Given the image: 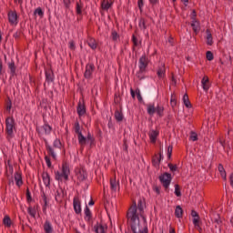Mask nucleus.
<instances>
[{
  "label": "nucleus",
  "mask_w": 233,
  "mask_h": 233,
  "mask_svg": "<svg viewBox=\"0 0 233 233\" xmlns=\"http://www.w3.org/2000/svg\"><path fill=\"white\" fill-rule=\"evenodd\" d=\"M85 219L87 222L92 221V211L90 210V208H88V206H86L85 208Z\"/></svg>",
  "instance_id": "a878e982"
},
{
  "label": "nucleus",
  "mask_w": 233,
  "mask_h": 233,
  "mask_svg": "<svg viewBox=\"0 0 233 233\" xmlns=\"http://www.w3.org/2000/svg\"><path fill=\"white\" fill-rule=\"evenodd\" d=\"M157 136H159V131L152 130L149 134V139L151 143H156L157 141Z\"/></svg>",
  "instance_id": "393cba45"
},
{
  "label": "nucleus",
  "mask_w": 233,
  "mask_h": 233,
  "mask_svg": "<svg viewBox=\"0 0 233 233\" xmlns=\"http://www.w3.org/2000/svg\"><path fill=\"white\" fill-rule=\"evenodd\" d=\"M94 230L96 233H106V231H105V226H103V224H99V222L94 226Z\"/></svg>",
  "instance_id": "c85d7f7f"
},
{
  "label": "nucleus",
  "mask_w": 233,
  "mask_h": 233,
  "mask_svg": "<svg viewBox=\"0 0 233 233\" xmlns=\"http://www.w3.org/2000/svg\"><path fill=\"white\" fill-rule=\"evenodd\" d=\"M170 105L172 108L177 105V100L176 99V95H171V99H170Z\"/></svg>",
  "instance_id": "5fc2aeb1"
},
{
  "label": "nucleus",
  "mask_w": 233,
  "mask_h": 233,
  "mask_svg": "<svg viewBox=\"0 0 233 233\" xmlns=\"http://www.w3.org/2000/svg\"><path fill=\"white\" fill-rule=\"evenodd\" d=\"M46 163L47 165L48 168H52V161L50 160V157L46 156L45 157Z\"/></svg>",
  "instance_id": "69168bd1"
},
{
  "label": "nucleus",
  "mask_w": 233,
  "mask_h": 233,
  "mask_svg": "<svg viewBox=\"0 0 233 233\" xmlns=\"http://www.w3.org/2000/svg\"><path fill=\"white\" fill-rule=\"evenodd\" d=\"M73 208L75 210V214H81L82 208H81V200H79V197H75L73 198Z\"/></svg>",
  "instance_id": "9b49d317"
},
{
  "label": "nucleus",
  "mask_w": 233,
  "mask_h": 233,
  "mask_svg": "<svg viewBox=\"0 0 233 233\" xmlns=\"http://www.w3.org/2000/svg\"><path fill=\"white\" fill-rule=\"evenodd\" d=\"M137 207V214H144L145 208H147V202L145 199H139L137 203H136Z\"/></svg>",
  "instance_id": "f8f14e48"
},
{
  "label": "nucleus",
  "mask_w": 233,
  "mask_h": 233,
  "mask_svg": "<svg viewBox=\"0 0 233 233\" xmlns=\"http://www.w3.org/2000/svg\"><path fill=\"white\" fill-rule=\"evenodd\" d=\"M214 223H217V225H221V217H219V214H215Z\"/></svg>",
  "instance_id": "052dcab7"
},
{
  "label": "nucleus",
  "mask_w": 233,
  "mask_h": 233,
  "mask_svg": "<svg viewBox=\"0 0 233 233\" xmlns=\"http://www.w3.org/2000/svg\"><path fill=\"white\" fill-rule=\"evenodd\" d=\"M8 68L11 76H15V70H17V67L15 66V62H14V60L8 63Z\"/></svg>",
  "instance_id": "c756f323"
},
{
  "label": "nucleus",
  "mask_w": 233,
  "mask_h": 233,
  "mask_svg": "<svg viewBox=\"0 0 233 233\" xmlns=\"http://www.w3.org/2000/svg\"><path fill=\"white\" fill-rule=\"evenodd\" d=\"M124 118L125 116H123V108L121 107L120 111L116 109L115 111V119H116L118 123H121V121H123Z\"/></svg>",
  "instance_id": "412c9836"
},
{
  "label": "nucleus",
  "mask_w": 233,
  "mask_h": 233,
  "mask_svg": "<svg viewBox=\"0 0 233 233\" xmlns=\"http://www.w3.org/2000/svg\"><path fill=\"white\" fill-rule=\"evenodd\" d=\"M189 139L191 141H198V133L194 132V131H191L190 132V136H189Z\"/></svg>",
  "instance_id": "4d7b16f0"
},
{
  "label": "nucleus",
  "mask_w": 233,
  "mask_h": 233,
  "mask_svg": "<svg viewBox=\"0 0 233 233\" xmlns=\"http://www.w3.org/2000/svg\"><path fill=\"white\" fill-rule=\"evenodd\" d=\"M150 63V60L147 56V55H143L139 60H138V68L139 73L144 74V72H147V68L148 67V64Z\"/></svg>",
  "instance_id": "6e6552de"
},
{
  "label": "nucleus",
  "mask_w": 233,
  "mask_h": 233,
  "mask_svg": "<svg viewBox=\"0 0 233 233\" xmlns=\"http://www.w3.org/2000/svg\"><path fill=\"white\" fill-rule=\"evenodd\" d=\"M175 196H177V198H181V187H179L178 184L175 185Z\"/></svg>",
  "instance_id": "c03bdc74"
},
{
  "label": "nucleus",
  "mask_w": 233,
  "mask_h": 233,
  "mask_svg": "<svg viewBox=\"0 0 233 233\" xmlns=\"http://www.w3.org/2000/svg\"><path fill=\"white\" fill-rule=\"evenodd\" d=\"M111 37L113 41H117V39H119V34H117L116 30H112Z\"/></svg>",
  "instance_id": "13d9d810"
},
{
  "label": "nucleus",
  "mask_w": 233,
  "mask_h": 233,
  "mask_svg": "<svg viewBox=\"0 0 233 233\" xmlns=\"http://www.w3.org/2000/svg\"><path fill=\"white\" fill-rule=\"evenodd\" d=\"M155 113H157L159 117H163V116H165V107L163 106H157L156 107L154 104L147 105V114L154 116Z\"/></svg>",
  "instance_id": "423d86ee"
},
{
  "label": "nucleus",
  "mask_w": 233,
  "mask_h": 233,
  "mask_svg": "<svg viewBox=\"0 0 233 233\" xmlns=\"http://www.w3.org/2000/svg\"><path fill=\"white\" fill-rule=\"evenodd\" d=\"M14 130H15V120L14 116H7L5 118V134L8 141L14 137Z\"/></svg>",
  "instance_id": "20e7f679"
},
{
  "label": "nucleus",
  "mask_w": 233,
  "mask_h": 233,
  "mask_svg": "<svg viewBox=\"0 0 233 233\" xmlns=\"http://www.w3.org/2000/svg\"><path fill=\"white\" fill-rule=\"evenodd\" d=\"M223 59H220L221 65H228L232 62V57L229 55H224Z\"/></svg>",
  "instance_id": "e433bc0d"
},
{
  "label": "nucleus",
  "mask_w": 233,
  "mask_h": 233,
  "mask_svg": "<svg viewBox=\"0 0 233 233\" xmlns=\"http://www.w3.org/2000/svg\"><path fill=\"white\" fill-rule=\"evenodd\" d=\"M8 21L10 25H17V12L15 11H9L8 13Z\"/></svg>",
  "instance_id": "dca6fc26"
},
{
  "label": "nucleus",
  "mask_w": 233,
  "mask_h": 233,
  "mask_svg": "<svg viewBox=\"0 0 233 233\" xmlns=\"http://www.w3.org/2000/svg\"><path fill=\"white\" fill-rule=\"evenodd\" d=\"M6 110L7 112H10V110H12V99H10V97H7V101H6Z\"/></svg>",
  "instance_id": "bf43d9fd"
},
{
  "label": "nucleus",
  "mask_w": 233,
  "mask_h": 233,
  "mask_svg": "<svg viewBox=\"0 0 233 233\" xmlns=\"http://www.w3.org/2000/svg\"><path fill=\"white\" fill-rule=\"evenodd\" d=\"M74 129H75L76 134H77V136H79V134H82L81 126L79 125V121L76 120L75 122Z\"/></svg>",
  "instance_id": "79ce46f5"
},
{
  "label": "nucleus",
  "mask_w": 233,
  "mask_h": 233,
  "mask_svg": "<svg viewBox=\"0 0 233 233\" xmlns=\"http://www.w3.org/2000/svg\"><path fill=\"white\" fill-rule=\"evenodd\" d=\"M45 143L48 156H50L54 161H57V157L61 154V147H63L61 140L59 138H56L53 146H50L46 140H45Z\"/></svg>",
  "instance_id": "f03ea898"
},
{
  "label": "nucleus",
  "mask_w": 233,
  "mask_h": 233,
  "mask_svg": "<svg viewBox=\"0 0 233 233\" xmlns=\"http://www.w3.org/2000/svg\"><path fill=\"white\" fill-rule=\"evenodd\" d=\"M86 141H90V146L94 145V141H96V138H94V136L92 134L87 133V137H86Z\"/></svg>",
  "instance_id": "3c124183"
},
{
  "label": "nucleus",
  "mask_w": 233,
  "mask_h": 233,
  "mask_svg": "<svg viewBox=\"0 0 233 233\" xmlns=\"http://www.w3.org/2000/svg\"><path fill=\"white\" fill-rule=\"evenodd\" d=\"M75 174L77 178V182H76L77 185L88 179V174L86 173V169H85V167H76L75 169Z\"/></svg>",
  "instance_id": "0eeeda50"
},
{
  "label": "nucleus",
  "mask_w": 233,
  "mask_h": 233,
  "mask_svg": "<svg viewBox=\"0 0 233 233\" xmlns=\"http://www.w3.org/2000/svg\"><path fill=\"white\" fill-rule=\"evenodd\" d=\"M46 74V81L50 85V83H54L55 76L54 71L52 70V67L45 70Z\"/></svg>",
  "instance_id": "2eb2a0df"
},
{
  "label": "nucleus",
  "mask_w": 233,
  "mask_h": 233,
  "mask_svg": "<svg viewBox=\"0 0 233 233\" xmlns=\"http://www.w3.org/2000/svg\"><path fill=\"white\" fill-rule=\"evenodd\" d=\"M117 187H119V182H116V178H110L111 190H113V192H116V190H117Z\"/></svg>",
  "instance_id": "72a5a7b5"
},
{
  "label": "nucleus",
  "mask_w": 233,
  "mask_h": 233,
  "mask_svg": "<svg viewBox=\"0 0 233 233\" xmlns=\"http://www.w3.org/2000/svg\"><path fill=\"white\" fill-rule=\"evenodd\" d=\"M34 15H39V17H43V15H45V12H43V9L41 7H38L34 11Z\"/></svg>",
  "instance_id": "de8ad7c7"
},
{
  "label": "nucleus",
  "mask_w": 233,
  "mask_h": 233,
  "mask_svg": "<svg viewBox=\"0 0 233 233\" xmlns=\"http://www.w3.org/2000/svg\"><path fill=\"white\" fill-rule=\"evenodd\" d=\"M206 57L208 61H213L214 60V53L212 51H207Z\"/></svg>",
  "instance_id": "864d4df0"
},
{
  "label": "nucleus",
  "mask_w": 233,
  "mask_h": 233,
  "mask_svg": "<svg viewBox=\"0 0 233 233\" xmlns=\"http://www.w3.org/2000/svg\"><path fill=\"white\" fill-rule=\"evenodd\" d=\"M168 168L171 172H176L177 170V165H173L172 163L167 164Z\"/></svg>",
  "instance_id": "e2e57ef3"
},
{
  "label": "nucleus",
  "mask_w": 233,
  "mask_h": 233,
  "mask_svg": "<svg viewBox=\"0 0 233 233\" xmlns=\"http://www.w3.org/2000/svg\"><path fill=\"white\" fill-rule=\"evenodd\" d=\"M42 179L46 187H50V175L48 174V172H44L42 174Z\"/></svg>",
  "instance_id": "b1692460"
},
{
  "label": "nucleus",
  "mask_w": 233,
  "mask_h": 233,
  "mask_svg": "<svg viewBox=\"0 0 233 233\" xmlns=\"http://www.w3.org/2000/svg\"><path fill=\"white\" fill-rule=\"evenodd\" d=\"M201 85H202L203 90L205 92H208V89L210 88V80L208 79V76H205L202 78Z\"/></svg>",
  "instance_id": "a211bd4d"
},
{
  "label": "nucleus",
  "mask_w": 233,
  "mask_h": 233,
  "mask_svg": "<svg viewBox=\"0 0 233 233\" xmlns=\"http://www.w3.org/2000/svg\"><path fill=\"white\" fill-rule=\"evenodd\" d=\"M206 34H207V45L208 46H212V45H214V41L212 38V33L210 32V29H207Z\"/></svg>",
  "instance_id": "bb28decb"
},
{
  "label": "nucleus",
  "mask_w": 233,
  "mask_h": 233,
  "mask_svg": "<svg viewBox=\"0 0 233 233\" xmlns=\"http://www.w3.org/2000/svg\"><path fill=\"white\" fill-rule=\"evenodd\" d=\"M87 45L88 46H90V48L92 50H96V48H97V43H96V40L90 38L88 41H87Z\"/></svg>",
  "instance_id": "ea45409f"
},
{
  "label": "nucleus",
  "mask_w": 233,
  "mask_h": 233,
  "mask_svg": "<svg viewBox=\"0 0 233 233\" xmlns=\"http://www.w3.org/2000/svg\"><path fill=\"white\" fill-rule=\"evenodd\" d=\"M218 168L221 177L224 179V181H227V171H225V167L222 166V164H218Z\"/></svg>",
  "instance_id": "7c9ffc66"
},
{
  "label": "nucleus",
  "mask_w": 233,
  "mask_h": 233,
  "mask_svg": "<svg viewBox=\"0 0 233 233\" xmlns=\"http://www.w3.org/2000/svg\"><path fill=\"white\" fill-rule=\"evenodd\" d=\"M40 106L44 108V110H48V105L46 104V100L43 99L40 102Z\"/></svg>",
  "instance_id": "338daca9"
},
{
  "label": "nucleus",
  "mask_w": 233,
  "mask_h": 233,
  "mask_svg": "<svg viewBox=\"0 0 233 233\" xmlns=\"http://www.w3.org/2000/svg\"><path fill=\"white\" fill-rule=\"evenodd\" d=\"M25 196L27 199V203H32V194L30 193V188H26L25 190Z\"/></svg>",
  "instance_id": "8fccbe9b"
},
{
  "label": "nucleus",
  "mask_w": 233,
  "mask_h": 233,
  "mask_svg": "<svg viewBox=\"0 0 233 233\" xmlns=\"http://www.w3.org/2000/svg\"><path fill=\"white\" fill-rule=\"evenodd\" d=\"M193 225L198 232H201L203 228H201V221H198V219H193Z\"/></svg>",
  "instance_id": "a19ab883"
},
{
  "label": "nucleus",
  "mask_w": 233,
  "mask_h": 233,
  "mask_svg": "<svg viewBox=\"0 0 233 233\" xmlns=\"http://www.w3.org/2000/svg\"><path fill=\"white\" fill-rule=\"evenodd\" d=\"M27 212L29 216H31V218H35V214H37V212L35 211V208H32V206L28 207Z\"/></svg>",
  "instance_id": "37998d69"
},
{
  "label": "nucleus",
  "mask_w": 233,
  "mask_h": 233,
  "mask_svg": "<svg viewBox=\"0 0 233 233\" xmlns=\"http://www.w3.org/2000/svg\"><path fill=\"white\" fill-rule=\"evenodd\" d=\"M42 199L44 201L43 210H46V207H48V200L46 198V194H45V192H43L42 194Z\"/></svg>",
  "instance_id": "49530a36"
},
{
  "label": "nucleus",
  "mask_w": 233,
  "mask_h": 233,
  "mask_svg": "<svg viewBox=\"0 0 233 233\" xmlns=\"http://www.w3.org/2000/svg\"><path fill=\"white\" fill-rule=\"evenodd\" d=\"M138 26L141 30H147V21L144 17L139 19Z\"/></svg>",
  "instance_id": "58836bf2"
},
{
  "label": "nucleus",
  "mask_w": 233,
  "mask_h": 233,
  "mask_svg": "<svg viewBox=\"0 0 233 233\" xmlns=\"http://www.w3.org/2000/svg\"><path fill=\"white\" fill-rule=\"evenodd\" d=\"M70 176V166L66 162H63L62 164V172L56 171L55 172V178L56 181H68V177Z\"/></svg>",
  "instance_id": "7ed1b4c3"
},
{
  "label": "nucleus",
  "mask_w": 233,
  "mask_h": 233,
  "mask_svg": "<svg viewBox=\"0 0 233 233\" xmlns=\"http://www.w3.org/2000/svg\"><path fill=\"white\" fill-rule=\"evenodd\" d=\"M191 216L192 218H194L193 219H198V221H201L200 218H199V213L197 212L196 210H191Z\"/></svg>",
  "instance_id": "603ef678"
},
{
  "label": "nucleus",
  "mask_w": 233,
  "mask_h": 233,
  "mask_svg": "<svg viewBox=\"0 0 233 233\" xmlns=\"http://www.w3.org/2000/svg\"><path fill=\"white\" fill-rule=\"evenodd\" d=\"M79 2H76V15H83V4H81V0Z\"/></svg>",
  "instance_id": "4c0bfd02"
},
{
  "label": "nucleus",
  "mask_w": 233,
  "mask_h": 233,
  "mask_svg": "<svg viewBox=\"0 0 233 233\" xmlns=\"http://www.w3.org/2000/svg\"><path fill=\"white\" fill-rule=\"evenodd\" d=\"M142 94L146 99L150 101L156 97V89H142Z\"/></svg>",
  "instance_id": "ddd939ff"
},
{
  "label": "nucleus",
  "mask_w": 233,
  "mask_h": 233,
  "mask_svg": "<svg viewBox=\"0 0 233 233\" xmlns=\"http://www.w3.org/2000/svg\"><path fill=\"white\" fill-rule=\"evenodd\" d=\"M158 179L161 185L164 187L165 190L168 192V187H170V183H172V174L165 172L158 177Z\"/></svg>",
  "instance_id": "39448f33"
},
{
  "label": "nucleus",
  "mask_w": 233,
  "mask_h": 233,
  "mask_svg": "<svg viewBox=\"0 0 233 233\" xmlns=\"http://www.w3.org/2000/svg\"><path fill=\"white\" fill-rule=\"evenodd\" d=\"M63 198H65V191L63 188L57 189L55 194L56 201H57V203H61V201H63Z\"/></svg>",
  "instance_id": "aec40b11"
},
{
  "label": "nucleus",
  "mask_w": 233,
  "mask_h": 233,
  "mask_svg": "<svg viewBox=\"0 0 233 233\" xmlns=\"http://www.w3.org/2000/svg\"><path fill=\"white\" fill-rule=\"evenodd\" d=\"M183 103L186 108H192V103H190V99L188 98V94H185L183 96Z\"/></svg>",
  "instance_id": "2f4dec72"
},
{
  "label": "nucleus",
  "mask_w": 233,
  "mask_h": 233,
  "mask_svg": "<svg viewBox=\"0 0 233 233\" xmlns=\"http://www.w3.org/2000/svg\"><path fill=\"white\" fill-rule=\"evenodd\" d=\"M95 70H96V66H94V64H92V63L87 64L86 66V71L84 73L85 79H88V80L92 79Z\"/></svg>",
  "instance_id": "1a4fd4ad"
},
{
  "label": "nucleus",
  "mask_w": 233,
  "mask_h": 233,
  "mask_svg": "<svg viewBox=\"0 0 233 233\" xmlns=\"http://www.w3.org/2000/svg\"><path fill=\"white\" fill-rule=\"evenodd\" d=\"M76 112L79 117H82V116H85V114H86V106L85 105V101L78 102V105L76 106Z\"/></svg>",
  "instance_id": "4468645a"
},
{
  "label": "nucleus",
  "mask_w": 233,
  "mask_h": 233,
  "mask_svg": "<svg viewBox=\"0 0 233 233\" xmlns=\"http://www.w3.org/2000/svg\"><path fill=\"white\" fill-rule=\"evenodd\" d=\"M3 223L5 227H7V228H10L12 227V218H10V216L8 215L5 216L3 219Z\"/></svg>",
  "instance_id": "c9c22d12"
},
{
  "label": "nucleus",
  "mask_w": 233,
  "mask_h": 233,
  "mask_svg": "<svg viewBox=\"0 0 233 233\" xmlns=\"http://www.w3.org/2000/svg\"><path fill=\"white\" fill-rule=\"evenodd\" d=\"M112 5H114V2L112 0H101V8L105 12H108L110 8H112Z\"/></svg>",
  "instance_id": "f3484780"
},
{
  "label": "nucleus",
  "mask_w": 233,
  "mask_h": 233,
  "mask_svg": "<svg viewBox=\"0 0 233 233\" xmlns=\"http://www.w3.org/2000/svg\"><path fill=\"white\" fill-rule=\"evenodd\" d=\"M36 132L37 134H46V136H48L52 132V127L48 124H45L42 127H36Z\"/></svg>",
  "instance_id": "9d476101"
},
{
  "label": "nucleus",
  "mask_w": 233,
  "mask_h": 233,
  "mask_svg": "<svg viewBox=\"0 0 233 233\" xmlns=\"http://www.w3.org/2000/svg\"><path fill=\"white\" fill-rule=\"evenodd\" d=\"M137 98L139 103H143V96H141V90L139 88L136 89Z\"/></svg>",
  "instance_id": "6e6d98bb"
},
{
  "label": "nucleus",
  "mask_w": 233,
  "mask_h": 233,
  "mask_svg": "<svg viewBox=\"0 0 233 233\" xmlns=\"http://www.w3.org/2000/svg\"><path fill=\"white\" fill-rule=\"evenodd\" d=\"M44 230L45 233H54V228H52V224L50 223V221L46 220L44 224Z\"/></svg>",
  "instance_id": "5701e85b"
},
{
  "label": "nucleus",
  "mask_w": 233,
  "mask_h": 233,
  "mask_svg": "<svg viewBox=\"0 0 233 233\" xmlns=\"http://www.w3.org/2000/svg\"><path fill=\"white\" fill-rule=\"evenodd\" d=\"M174 149V147L168 146L167 147V158L172 159V150Z\"/></svg>",
  "instance_id": "0e129e2a"
},
{
  "label": "nucleus",
  "mask_w": 233,
  "mask_h": 233,
  "mask_svg": "<svg viewBox=\"0 0 233 233\" xmlns=\"http://www.w3.org/2000/svg\"><path fill=\"white\" fill-rule=\"evenodd\" d=\"M152 165L153 167H159L160 162L159 160H157V154L154 155V157H152Z\"/></svg>",
  "instance_id": "09e8293b"
},
{
  "label": "nucleus",
  "mask_w": 233,
  "mask_h": 233,
  "mask_svg": "<svg viewBox=\"0 0 233 233\" xmlns=\"http://www.w3.org/2000/svg\"><path fill=\"white\" fill-rule=\"evenodd\" d=\"M191 27H192V30L193 32L198 35L199 34V30H201V25L199 24V21L198 20H192L191 21Z\"/></svg>",
  "instance_id": "6ab92c4d"
},
{
  "label": "nucleus",
  "mask_w": 233,
  "mask_h": 233,
  "mask_svg": "<svg viewBox=\"0 0 233 233\" xmlns=\"http://www.w3.org/2000/svg\"><path fill=\"white\" fill-rule=\"evenodd\" d=\"M127 225L133 233H148V227L143 228L141 230V221L139 215L137 213L136 200H133L132 206L128 208L127 213Z\"/></svg>",
  "instance_id": "f257e3e1"
},
{
  "label": "nucleus",
  "mask_w": 233,
  "mask_h": 233,
  "mask_svg": "<svg viewBox=\"0 0 233 233\" xmlns=\"http://www.w3.org/2000/svg\"><path fill=\"white\" fill-rule=\"evenodd\" d=\"M15 181L17 187L23 186V175L19 172L15 173Z\"/></svg>",
  "instance_id": "4be33fe9"
},
{
  "label": "nucleus",
  "mask_w": 233,
  "mask_h": 233,
  "mask_svg": "<svg viewBox=\"0 0 233 233\" xmlns=\"http://www.w3.org/2000/svg\"><path fill=\"white\" fill-rule=\"evenodd\" d=\"M165 73H166L165 65L158 66L157 71V77H159V79H163V77H165Z\"/></svg>",
  "instance_id": "cd10ccee"
},
{
  "label": "nucleus",
  "mask_w": 233,
  "mask_h": 233,
  "mask_svg": "<svg viewBox=\"0 0 233 233\" xmlns=\"http://www.w3.org/2000/svg\"><path fill=\"white\" fill-rule=\"evenodd\" d=\"M137 215H138V218L140 216V218H142L144 228L148 227V222L147 221V215H145V213H140V214H137Z\"/></svg>",
  "instance_id": "a18cd8bd"
},
{
  "label": "nucleus",
  "mask_w": 233,
  "mask_h": 233,
  "mask_svg": "<svg viewBox=\"0 0 233 233\" xmlns=\"http://www.w3.org/2000/svg\"><path fill=\"white\" fill-rule=\"evenodd\" d=\"M78 136V143L81 147H85V145H86V137L83 136V133H79Z\"/></svg>",
  "instance_id": "f704fd0d"
},
{
  "label": "nucleus",
  "mask_w": 233,
  "mask_h": 233,
  "mask_svg": "<svg viewBox=\"0 0 233 233\" xmlns=\"http://www.w3.org/2000/svg\"><path fill=\"white\" fill-rule=\"evenodd\" d=\"M69 48H70L71 50H76V42H75L74 40H71V41L69 42Z\"/></svg>",
  "instance_id": "774afa93"
},
{
  "label": "nucleus",
  "mask_w": 233,
  "mask_h": 233,
  "mask_svg": "<svg viewBox=\"0 0 233 233\" xmlns=\"http://www.w3.org/2000/svg\"><path fill=\"white\" fill-rule=\"evenodd\" d=\"M137 6H138V9L141 13H143V6H145V2L144 0H138L137 1Z\"/></svg>",
  "instance_id": "680f3d73"
},
{
  "label": "nucleus",
  "mask_w": 233,
  "mask_h": 233,
  "mask_svg": "<svg viewBox=\"0 0 233 233\" xmlns=\"http://www.w3.org/2000/svg\"><path fill=\"white\" fill-rule=\"evenodd\" d=\"M175 216L176 218H177L178 219L183 218V208H181V206H177L176 209H175Z\"/></svg>",
  "instance_id": "473e14b6"
}]
</instances>
